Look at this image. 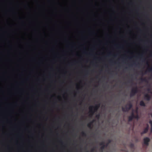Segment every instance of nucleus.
Instances as JSON below:
<instances>
[{
    "instance_id": "nucleus-9",
    "label": "nucleus",
    "mask_w": 152,
    "mask_h": 152,
    "mask_svg": "<svg viewBox=\"0 0 152 152\" xmlns=\"http://www.w3.org/2000/svg\"><path fill=\"white\" fill-rule=\"evenodd\" d=\"M140 105L142 106L145 107V104L143 101H140Z\"/></svg>"
},
{
    "instance_id": "nucleus-23",
    "label": "nucleus",
    "mask_w": 152,
    "mask_h": 152,
    "mask_svg": "<svg viewBox=\"0 0 152 152\" xmlns=\"http://www.w3.org/2000/svg\"><path fill=\"white\" fill-rule=\"evenodd\" d=\"M151 117H152V113H151Z\"/></svg>"
},
{
    "instance_id": "nucleus-13",
    "label": "nucleus",
    "mask_w": 152,
    "mask_h": 152,
    "mask_svg": "<svg viewBox=\"0 0 152 152\" xmlns=\"http://www.w3.org/2000/svg\"><path fill=\"white\" fill-rule=\"evenodd\" d=\"M105 147H105V145H104L103 146H102L100 148V150H101L102 151Z\"/></svg>"
},
{
    "instance_id": "nucleus-8",
    "label": "nucleus",
    "mask_w": 152,
    "mask_h": 152,
    "mask_svg": "<svg viewBox=\"0 0 152 152\" xmlns=\"http://www.w3.org/2000/svg\"><path fill=\"white\" fill-rule=\"evenodd\" d=\"M95 121V120H94L88 123L87 124L88 127L90 128H92V124Z\"/></svg>"
},
{
    "instance_id": "nucleus-5",
    "label": "nucleus",
    "mask_w": 152,
    "mask_h": 152,
    "mask_svg": "<svg viewBox=\"0 0 152 152\" xmlns=\"http://www.w3.org/2000/svg\"><path fill=\"white\" fill-rule=\"evenodd\" d=\"M148 128H149V125L148 124H147V126H146V127L144 129V131L141 133V134L142 135L143 134L146 133L148 131Z\"/></svg>"
},
{
    "instance_id": "nucleus-3",
    "label": "nucleus",
    "mask_w": 152,
    "mask_h": 152,
    "mask_svg": "<svg viewBox=\"0 0 152 152\" xmlns=\"http://www.w3.org/2000/svg\"><path fill=\"white\" fill-rule=\"evenodd\" d=\"M138 92V89L137 87L132 89L130 96L131 97L134 96Z\"/></svg>"
},
{
    "instance_id": "nucleus-20",
    "label": "nucleus",
    "mask_w": 152,
    "mask_h": 152,
    "mask_svg": "<svg viewBox=\"0 0 152 152\" xmlns=\"http://www.w3.org/2000/svg\"><path fill=\"white\" fill-rule=\"evenodd\" d=\"M94 151V148H93L91 150V151L92 152H93Z\"/></svg>"
},
{
    "instance_id": "nucleus-18",
    "label": "nucleus",
    "mask_w": 152,
    "mask_h": 152,
    "mask_svg": "<svg viewBox=\"0 0 152 152\" xmlns=\"http://www.w3.org/2000/svg\"><path fill=\"white\" fill-rule=\"evenodd\" d=\"M134 118L138 119V115H137L136 116H135V117Z\"/></svg>"
},
{
    "instance_id": "nucleus-14",
    "label": "nucleus",
    "mask_w": 152,
    "mask_h": 152,
    "mask_svg": "<svg viewBox=\"0 0 152 152\" xmlns=\"http://www.w3.org/2000/svg\"><path fill=\"white\" fill-rule=\"evenodd\" d=\"M100 145L103 146L104 145H105V143L104 142H102L100 143Z\"/></svg>"
},
{
    "instance_id": "nucleus-10",
    "label": "nucleus",
    "mask_w": 152,
    "mask_h": 152,
    "mask_svg": "<svg viewBox=\"0 0 152 152\" xmlns=\"http://www.w3.org/2000/svg\"><path fill=\"white\" fill-rule=\"evenodd\" d=\"M147 71L150 72H152V67L148 68L147 70L145 72V73H146Z\"/></svg>"
},
{
    "instance_id": "nucleus-12",
    "label": "nucleus",
    "mask_w": 152,
    "mask_h": 152,
    "mask_svg": "<svg viewBox=\"0 0 152 152\" xmlns=\"http://www.w3.org/2000/svg\"><path fill=\"white\" fill-rule=\"evenodd\" d=\"M81 134L82 136L83 137H85L86 136V133L84 132H82L81 133Z\"/></svg>"
},
{
    "instance_id": "nucleus-21",
    "label": "nucleus",
    "mask_w": 152,
    "mask_h": 152,
    "mask_svg": "<svg viewBox=\"0 0 152 152\" xmlns=\"http://www.w3.org/2000/svg\"><path fill=\"white\" fill-rule=\"evenodd\" d=\"M148 91H150V88H148L147 89Z\"/></svg>"
},
{
    "instance_id": "nucleus-26",
    "label": "nucleus",
    "mask_w": 152,
    "mask_h": 152,
    "mask_svg": "<svg viewBox=\"0 0 152 152\" xmlns=\"http://www.w3.org/2000/svg\"><path fill=\"white\" fill-rule=\"evenodd\" d=\"M142 56V55H140V56Z\"/></svg>"
},
{
    "instance_id": "nucleus-16",
    "label": "nucleus",
    "mask_w": 152,
    "mask_h": 152,
    "mask_svg": "<svg viewBox=\"0 0 152 152\" xmlns=\"http://www.w3.org/2000/svg\"><path fill=\"white\" fill-rule=\"evenodd\" d=\"M111 140L110 139H109L108 140V142L107 143H108L109 144L110 143H111Z\"/></svg>"
},
{
    "instance_id": "nucleus-24",
    "label": "nucleus",
    "mask_w": 152,
    "mask_h": 152,
    "mask_svg": "<svg viewBox=\"0 0 152 152\" xmlns=\"http://www.w3.org/2000/svg\"><path fill=\"white\" fill-rule=\"evenodd\" d=\"M109 54H110V55H111V53H109Z\"/></svg>"
},
{
    "instance_id": "nucleus-2",
    "label": "nucleus",
    "mask_w": 152,
    "mask_h": 152,
    "mask_svg": "<svg viewBox=\"0 0 152 152\" xmlns=\"http://www.w3.org/2000/svg\"><path fill=\"white\" fill-rule=\"evenodd\" d=\"M132 107V104L130 102L126 105L125 107H122V110L124 112H128L131 109Z\"/></svg>"
},
{
    "instance_id": "nucleus-22",
    "label": "nucleus",
    "mask_w": 152,
    "mask_h": 152,
    "mask_svg": "<svg viewBox=\"0 0 152 152\" xmlns=\"http://www.w3.org/2000/svg\"><path fill=\"white\" fill-rule=\"evenodd\" d=\"M147 64L148 65H149V64H148V62H147Z\"/></svg>"
},
{
    "instance_id": "nucleus-1",
    "label": "nucleus",
    "mask_w": 152,
    "mask_h": 152,
    "mask_svg": "<svg viewBox=\"0 0 152 152\" xmlns=\"http://www.w3.org/2000/svg\"><path fill=\"white\" fill-rule=\"evenodd\" d=\"M100 106V104L96 105L95 106H91L89 107V112L91 114L90 115L91 116H92L94 113L96 111Z\"/></svg>"
},
{
    "instance_id": "nucleus-6",
    "label": "nucleus",
    "mask_w": 152,
    "mask_h": 152,
    "mask_svg": "<svg viewBox=\"0 0 152 152\" xmlns=\"http://www.w3.org/2000/svg\"><path fill=\"white\" fill-rule=\"evenodd\" d=\"M135 117V115L133 113H132L130 116L128 117V120L129 121H131Z\"/></svg>"
},
{
    "instance_id": "nucleus-15",
    "label": "nucleus",
    "mask_w": 152,
    "mask_h": 152,
    "mask_svg": "<svg viewBox=\"0 0 152 152\" xmlns=\"http://www.w3.org/2000/svg\"><path fill=\"white\" fill-rule=\"evenodd\" d=\"M96 118H99L100 117V115L99 114H98L96 115Z\"/></svg>"
},
{
    "instance_id": "nucleus-19",
    "label": "nucleus",
    "mask_w": 152,
    "mask_h": 152,
    "mask_svg": "<svg viewBox=\"0 0 152 152\" xmlns=\"http://www.w3.org/2000/svg\"><path fill=\"white\" fill-rule=\"evenodd\" d=\"M108 145H109V144L107 143L106 144H105V147H107L108 146Z\"/></svg>"
},
{
    "instance_id": "nucleus-25",
    "label": "nucleus",
    "mask_w": 152,
    "mask_h": 152,
    "mask_svg": "<svg viewBox=\"0 0 152 152\" xmlns=\"http://www.w3.org/2000/svg\"><path fill=\"white\" fill-rule=\"evenodd\" d=\"M119 48H121V47H119Z\"/></svg>"
},
{
    "instance_id": "nucleus-27",
    "label": "nucleus",
    "mask_w": 152,
    "mask_h": 152,
    "mask_svg": "<svg viewBox=\"0 0 152 152\" xmlns=\"http://www.w3.org/2000/svg\"><path fill=\"white\" fill-rule=\"evenodd\" d=\"M85 53H86V52H85Z\"/></svg>"
},
{
    "instance_id": "nucleus-11",
    "label": "nucleus",
    "mask_w": 152,
    "mask_h": 152,
    "mask_svg": "<svg viewBox=\"0 0 152 152\" xmlns=\"http://www.w3.org/2000/svg\"><path fill=\"white\" fill-rule=\"evenodd\" d=\"M140 80L142 82H145L146 83H148V81L146 78H140Z\"/></svg>"
},
{
    "instance_id": "nucleus-28",
    "label": "nucleus",
    "mask_w": 152,
    "mask_h": 152,
    "mask_svg": "<svg viewBox=\"0 0 152 152\" xmlns=\"http://www.w3.org/2000/svg\"><path fill=\"white\" fill-rule=\"evenodd\" d=\"M88 152V151H87V152Z\"/></svg>"
},
{
    "instance_id": "nucleus-7",
    "label": "nucleus",
    "mask_w": 152,
    "mask_h": 152,
    "mask_svg": "<svg viewBox=\"0 0 152 152\" xmlns=\"http://www.w3.org/2000/svg\"><path fill=\"white\" fill-rule=\"evenodd\" d=\"M144 97L145 99L148 101H149L151 99L150 96L148 94H145L144 96Z\"/></svg>"
},
{
    "instance_id": "nucleus-29",
    "label": "nucleus",
    "mask_w": 152,
    "mask_h": 152,
    "mask_svg": "<svg viewBox=\"0 0 152 152\" xmlns=\"http://www.w3.org/2000/svg\"><path fill=\"white\" fill-rule=\"evenodd\" d=\"M151 93H152L151 92Z\"/></svg>"
},
{
    "instance_id": "nucleus-17",
    "label": "nucleus",
    "mask_w": 152,
    "mask_h": 152,
    "mask_svg": "<svg viewBox=\"0 0 152 152\" xmlns=\"http://www.w3.org/2000/svg\"><path fill=\"white\" fill-rule=\"evenodd\" d=\"M130 146L131 147H133L134 146V144H131Z\"/></svg>"
},
{
    "instance_id": "nucleus-4",
    "label": "nucleus",
    "mask_w": 152,
    "mask_h": 152,
    "mask_svg": "<svg viewBox=\"0 0 152 152\" xmlns=\"http://www.w3.org/2000/svg\"><path fill=\"white\" fill-rule=\"evenodd\" d=\"M144 144L148 146L149 145L148 142L150 141L149 138L148 137H146L144 139Z\"/></svg>"
}]
</instances>
